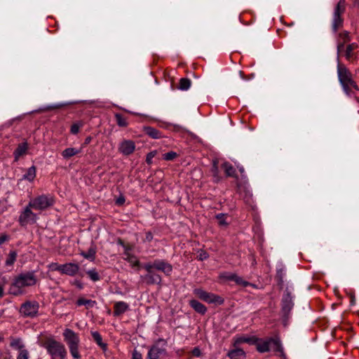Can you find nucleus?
Wrapping results in <instances>:
<instances>
[{
  "mask_svg": "<svg viewBox=\"0 0 359 359\" xmlns=\"http://www.w3.org/2000/svg\"><path fill=\"white\" fill-rule=\"evenodd\" d=\"M222 168L224 170V172L228 177H235L236 176V170L235 168L228 162H225L222 164Z\"/></svg>",
  "mask_w": 359,
  "mask_h": 359,
  "instance_id": "nucleus-28",
  "label": "nucleus"
},
{
  "mask_svg": "<svg viewBox=\"0 0 359 359\" xmlns=\"http://www.w3.org/2000/svg\"><path fill=\"white\" fill-rule=\"evenodd\" d=\"M208 257H209V255L206 251H205L203 250H200L198 251V255L197 256V258L198 260L203 261V260L208 259Z\"/></svg>",
  "mask_w": 359,
  "mask_h": 359,
  "instance_id": "nucleus-44",
  "label": "nucleus"
},
{
  "mask_svg": "<svg viewBox=\"0 0 359 359\" xmlns=\"http://www.w3.org/2000/svg\"><path fill=\"white\" fill-rule=\"evenodd\" d=\"M8 239V236L6 235H1L0 236V245L3 244L4 242H6Z\"/></svg>",
  "mask_w": 359,
  "mask_h": 359,
  "instance_id": "nucleus-54",
  "label": "nucleus"
},
{
  "mask_svg": "<svg viewBox=\"0 0 359 359\" xmlns=\"http://www.w3.org/2000/svg\"><path fill=\"white\" fill-rule=\"evenodd\" d=\"M55 270L60 271L62 274L74 276L79 271V266L75 263H67L64 264L56 265Z\"/></svg>",
  "mask_w": 359,
  "mask_h": 359,
  "instance_id": "nucleus-10",
  "label": "nucleus"
},
{
  "mask_svg": "<svg viewBox=\"0 0 359 359\" xmlns=\"http://www.w3.org/2000/svg\"><path fill=\"white\" fill-rule=\"evenodd\" d=\"M80 152H81L80 149H77L73 148V147H69V148L65 149L62 152V156L64 158L69 159V158L79 154Z\"/></svg>",
  "mask_w": 359,
  "mask_h": 359,
  "instance_id": "nucleus-24",
  "label": "nucleus"
},
{
  "mask_svg": "<svg viewBox=\"0 0 359 359\" xmlns=\"http://www.w3.org/2000/svg\"><path fill=\"white\" fill-rule=\"evenodd\" d=\"M64 339L67 343L70 353L74 359H80L81 355L79 351V337L78 334L72 330L67 328L63 332Z\"/></svg>",
  "mask_w": 359,
  "mask_h": 359,
  "instance_id": "nucleus-4",
  "label": "nucleus"
},
{
  "mask_svg": "<svg viewBox=\"0 0 359 359\" xmlns=\"http://www.w3.org/2000/svg\"><path fill=\"white\" fill-rule=\"evenodd\" d=\"M343 18L341 17L333 16L332 29L334 32H337L338 29L343 26Z\"/></svg>",
  "mask_w": 359,
  "mask_h": 359,
  "instance_id": "nucleus-31",
  "label": "nucleus"
},
{
  "mask_svg": "<svg viewBox=\"0 0 359 359\" xmlns=\"http://www.w3.org/2000/svg\"><path fill=\"white\" fill-rule=\"evenodd\" d=\"M124 202H125V198H124V197L121 196V197H119V198H118L116 199V205H123V204L124 203Z\"/></svg>",
  "mask_w": 359,
  "mask_h": 359,
  "instance_id": "nucleus-53",
  "label": "nucleus"
},
{
  "mask_svg": "<svg viewBox=\"0 0 359 359\" xmlns=\"http://www.w3.org/2000/svg\"><path fill=\"white\" fill-rule=\"evenodd\" d=\"M29 353L26 349L21 350L17 359H28Z\"/></svg>",
  "mask_w": 359,
  "mask_h": 359,
  "instance_id": "nucleus-46",
  "label": "nucleus"
},
{
  "mask_svg": "<svg viewBox=\"0 0 359 359\" xmlns=\"http://www.w3.org/2000/svg\"><path fill=\"white\" fill-rule=\"evenodd\" d=\"M92 140V137L90 136H88L84 141V144H88Z\"/></svg>",
  "mask_w": 359,
  "mask_h": 359,
  "instance_id": "nucleus-57",
  "label": "nucleus"
},
{
  "mask_svg": "<svg viewBox=\"0 0 359 359\" xmlns=\"http://www.w3.org/2000/svg\"><path fill=\"white\" fill-rule=\"evenodd\" d=\"M118 244H119V245H121L123 246V247H124V248H125L126 252H127V251H128V250H130V248H128V246H126V245H124V242H123L121 238H119V239L118 240Z\"/></svg>",
  "mask_w": 359,
  "mask_h": 359,
  "instance_id": "nucleus-55",
  "label": "nucleus"
},
{
  "mask_svg": "<svg viewBox=\"0 0 359 359\" xmlns=\"http://www.w3.org/2000/svg\"><path fill=\"white\" fill-rule=\"evenodd\" d=\"M292 298L291 293L286 290L282 299V312L285 318H288L289 314L293 307Z\"/></svg>",
  "mask_w": 359,
  "mask_h": 359,
  "instance_id": "nucleus-11",
  "label": "nucleus"
},
{
  "mask_svg": "<svg viewBox=\"0 0 359 359\" xmlns=\"http://www.w3.org/2000/svg\"><path fill=\"white\" fill-rule=\"evenodd\" d=\"M97 304L95 301L91 299H86L84 298H79L76 301L77 306L84 305L86 306V309L93 308L94 306Z\"/></svg>",
  "mask_w": 359,
  "mask_h": 359,
  "instance_id": "nucleus-26",
  "label": "nucleus"
},
{
  "mask_svg": "<svg viewBox=\"0 0 359 359\" xmlns=\"http://www.w3.org/2000/svg\"><path fill=\"white\" fill-rule=\"evenodd\" d=\"M86 273L89 278L94 282L98 281L100 279L99 273L95 269L89 270Z\"/></svg>",
  "mask_w": 359,
  "mask_h": 359,
  "instance_id": "nucleus-37",
  "label": "nucleus"
},
{
  "mask_svg": "<svg viewBox=\"0 0 359 359\" xmlns=\"http://www.w3.org/2000/svg\"><path fill=\"white\" fill-rule=\"evenodd\" d=\"M96 249L94 247L90 248L87 252H81V255L86 259L93 261L95 258Z\"/></svg>",
  "mask_w": 359,
  "mask_h": 359,
  "instance_id": "nucleus-32",
  "label": "nucleus"
},
{
  "mask_svg": "<svg viewBox=\"0 0 359 359\" xmlns=\"http://www.w3.org/2000/svg\"><path fill=\"white\" fill-rule=\"evenodd\" d=\"M132 359H142V354L135 349L133 352Z\"/></svg>",
  "mask_w": 359,
  "mask_h": 359,
  "instance_id": "nucleus-50",
  "label": "nucleus"
},
{
  "mask_svg": "<svg viewBox=\"0 0 359 359\" xmlns=\"http://www.w3.org/2000/svg\"><path fill=\"white\" fill-rule=\"evenodd\" d=\"M151 264L156 270L163 272L166 276H169L172 271V265L163 260L156 259Z\"/></svg>",
  "mask_w": 359,
  "mask_h": 359,
  "instance_id": "nucleus-13",
  "label": "nucleus"
},
{
  "mask_svg": "<svg viewBox=\"0 0 359 359\" xmlns=\"http://www.w3.org/2000/svg\"><path fill=\"white\" fill-rule=\"evenodd\" d=\"M344 11L345 8L337 5L334 11L333 16L341 17V15L344 13Z\"/></svg>",
  "mask_w": 359,
  "mask_h": 359,
  "instance_id": "nucleus-45",
  "label": "nucleus"
},
{
  "mask_svg": "<svg viewBox=\"0 0 359 359\" xmlns=\"http://www.w3.org/2000/svg\"><path fill=\"white\" fill-rule=\"evenodd\" d=\"M228 357L231 359H238L241 357H245V353L241 348H235L231 351H229L227 353Z\"/></svg>",
  "mask_w": 359,
  "mask_h": 359,
  "instance_id": "nucleus-25",
  "label": "nucleus"
},
{
  "mask_svg": "<svg viewBox=\"0 0 359 359\" xmlns=\"http://www.w3.org/2000/svg\"><path fill=\"white\" fill-rule=\"evenodd\" d=\"M270 350L277 352L280 354V356L285 359V354L283 351V348L281 345L280 340L278 337H270Z\"/></svg>",
  "mask_w": 359,
  "mask_h": 359,
  "instance_id": "nucleus-14",
  "label": "nucleus"
},
{
  "mask_svg": "<svg viewBox=\"0 0 359 359\" xmlns=\"http://www.w3.org/2000/svg\"><path fill=\"white\" fill-rule=\"evenodd\" d=\"M135 144L132 140L123 141L118 147L119 151L126 156L131 154L135 151Z\"/></svg>",
  "mask_w": 359,
  "mask_h": 359,
  "instance_id": "nucleus-15",
  "label": "nucleus"
},
{
  "mask_svg": "<svg viewBox=\"0 0 359 359\" xmlns=\"http://www.w3.org/2000/svg\"><path fill=\"white\" fill-rule=\"evenodd\" d=\"M4 294V284H0V298Z\"/></svg>",
  "mask_w": 359,
  "mask_h": 359,
  "instance_id": "nucleus-56",
  "label": "nucleus"
},
{
  "mask_svg": "<svg viewBox=\"0 0 359 359\" xmlns=\"http://www.w3.org/2000/svg\"><path fill=\"white\" fill-rule=\"evenodd\" d=\"M66 105H67L66 103L55 104L47 106L44 109H40L39 111H49V110L60 109V108L65 107Z\"/></svg>",
  "mask_w": 359,
  "mask_h": 359,
  "instance_id": "nucleus-40",
  "label": "nucleus"
},
{
  "mask_svg": "<svg viewBox=\"0 0 359 359\" xmlns=\"http://www.w3.org/2000/svg\"><path fill=\"white\" fill-rule=\"evenodd\" d=\"M143 130L145 134L153 139H159L162 137L161 132L154 128L145 126L144 127Z\"/></svg>",
  "mask_w": 359,
  "mask_h": 359,
  "instance_id": "nucleus-22",
  "label": "nucleus"
},
{
  "mask_svg": "<svg viewBox=\"0 0 359 359\" xmlns=\"http://www.w3.org/2000/svg\"><path fill=\"white\" fill-rule=\"evenodd\" d=\"M283 277H284V271L283 269H280L277 270L276 278L277 280L278 284L283 287Z\"/></svg>",
  "mask_w": 359,
  "mask_h": 359,
  "instance_id": "nucleus-39",
  "label": "nucleus"
},
{
  "mask_svg": "<svg viewBox=\"0 0 359 359\" xmlns=\"http://www.w3.org/2000/svg\"><path fill=\"white\" fill-rule=\"evenodd\" d=\"M153 239V234L151 231H148L146 233V236L144 239V242H151Z\"/></svg>",
  "mask_w": 359,
  "mask_h": 359,
  "instance_id": "nucleus-51",
  "label": "nucleus"
},
{
  "mask_svg": "<svg viewBox=\"0 0 359 359\" xmlns=\"http://www.w3.org/2000/svg\"><path fill=\"white\" fill-rule=\"evenodd\" d=\"M216 219H217L219 226H226L228 225V222L226 221V215L218 214L216 215Z\"/></svg>",
  "mask_w": 359,
  "mask_h": 359,
  "instance_id": "nucleus-38",
  "label": "nucleus"
},
{
  "mask_svg": "<svg viewBox=\"0 0 359 359\" xmlns=\"http://www.w3.org/2000/svg\"><path fill=\"white\" fill-rule=\"evenodd\" d=\"M144 268L147 271V273L144 276H142V278L147 285L161 284V277L154 271L155 269L151 263L144 264Z\"/></svg>",
  "mask_w": 359,
  "mask_h": 359,
  "instance_id": "nucleus-9",
  "label": "nucleus"
},
{
  "mask_svg": "<svg viewBox=\"0 0 359 359\" xmlns=\"http://www.w3.org/2000/svg\"><path fill=\"white\" fill-rule=\"evenodd\" d=\"M354 6L359 8V0H354Z\"/></svg>",
  "mask_w": 359,
  "mask_h": 359,
  "instance_id": "nucleus-61",
  "label": "nucleus"
},
{
  "mask_svg": "<svg viewBox=\"0 0 359 359\" xmlns=\"http://www.w3.org/2000/svg\"><path fill=\"white\" fill-rule=\"evenodd\" d=\"M337 5L345 8V0H339Z\"/></svg>",
  "mask_w": 359,
  "mask_h": 359,
  "instance_id": "nucleus-58",
  "label": "nucleus"
},
{
  "mask_svg": "<svg viewBox=\"0 0 359 359\" xmlns=\"http://www.w3.org/2000/svg\"><path fill=\"white\" fill-rule=\"evenodd\" d=\"M82 126H83L82 123H74L71 126L70 132L72 134L76 135L79 133L80 128Z\"/></svg>",
  "mask_w": 359,
  "mask_h": 359,
  "instance_id": "nucleus-43",
  "label": "nucleus"
},
{
  "mask_svg": "<svg viewBox=\"0 0 359 359\" xmlns=\"http://www.w3.org/2000/svg\"><path fill=\"white\" fill-rule=\"evenodd\" d=\"M115 118L116 123L120 127H127L128 126V121L126 117H124L123 115L120 114H115Z\"/></svg>",
  "mask_w": 359,
  "mask_h": 359,
  "instance_id": "nucleus-34",
  "label": "nucleus"
},
{
  "mask_svg": "<svg viewBox=\"0 0 359 359\" xmlns=\"http://www.w3.org/2000/svg\"><path fill=\"white\" fill-rule=\"evenodd\" d=\"M211 172L212 173L213 177H215L217 179V180H218V179H219V170H218L217 161H213L212 167V169H211Z\"/></svg>",
  "mask_w": 359,
  "mask_h": 359,
  "instance_id": "nucleus-41",
  "label": "nucleus"
},
{
  "mask_svg": "<svg viewBox=\"0 0 359 359\" xmlns=\"http://www.w3.org/2000/svg\"><path fill=\"white\" fill-rule=\"evenodd\" d=\"M156 154H157L156 151H152L149 152L147 155L146 162L148 164H151L152 163L153 158L156 156Z\"/></svg>",
  "mask_w": 359,
  "mask_h": 359,
  "instance_id": "nucleus-47",
  "label": "nucleus"
},
{
  "mask_svg": "<svg viewBox=\"0 0 359 359\" xmlns=\"http://www.w3.org/2000/svg\"><path fill=\"white\" fill-rule=\"evenodd\" d=\"M129 309V306L124 302H116L114 306V316H118Z\"/></svg>",
  "mask_w": 359,
  "mask_h": 359,
  "instance_id": "nucleus-19",
  "label": "nucleus"
},
{
  "mask_svg": "<svg viewBox=\"0 0 359 359\" xmlns=\"http://www.w3.org/2000/svg\"><path fill=\"white\" fill-rule=\"evenodd\" d=\"M355 303V296L353 294H351V305H354Z\"/></svg>",
  "mask_w": 359,
  "mask_h": 359,
  "instance_id": "nucleus-60",
  "label": "nucleus"
},
{
  "mask_svg": "<svg viewBox=\"0 0 359 359\" xmlns=\"http://www.w3.org/2000/svg\"><path fill=\"white\" fill-rule=\"evenodd\" d=\"M50 355L52 358L65 359L67 357V350L64 344L53 338L47 339L42 345Z\"/></svg>",
  "mask_w": 359,
  "mask_h": 359,
  "instance_id": "nucleus-3",
  "label": "nucleus"
},
{
  "mask_svg": "<svg viewBox=\"0 0 359 359\" xmlns=\"http://www.w3.org/2000/svg\"><path fill=\"white\" fill-rule=\"evenodd\" d=\"M124 255H126L125 259L129 262L133 267L139 266L140 262L135 255L130 254L128 251L125 252Z\"/></svg>",
  "mask_w": 359,
  "mask_h": 359,
  "instance_id": "nucleus-30",
  "label": "nucleus"
},
{
  "mask_svg": "<svg viewBox=\"0 0 359 359\" xmlns=\"http://www.w3.org/2000/svg\"><path fill=\"white\" fill-rule=\"evenodd\" d=\"M17 258V252L15 251H11L8 255V257L6 260V266H12Z\"/></svg>",
  "mask_w": 359,
  "mask_h": 359,
  "instance_id": "nucleus-35",
  "label": "nucleus"
},
{
  "mask_svg": "<svg viewBox=\"0 0 359 359\" xmlns=\"http://www.w3.org/2000/svg\"><path fill=\"white\" fill-rule=\"evenodd\" d=\"M91 334L97 345L100 346L103 350H105L107 348V344L102 342V338L100 334L97 331H92Z\"/></svg>",
  "mask_w": 359,
  "mask_h": 359,
  "instance_id": "nucleus-27",
  "label": "nucleus"
},
{
  "mask_svg": "<svg viewBox=\"0 0 359 359\" xmlns=\"http://www.w3.org/2000/svg\"><path fill=\"white\" fill-rule=\"evenodd\" d=\"M29 204L19 217V222L22 226L26 225L29 222H36V215L31 210Z\"/></svg>",
  "mask_w": 359,
  "mask_h": 359,
  "instance_id": "nucleus-12",
  "label": "nucleus"
},
{
  "mask_svg": "<svg viewBox=\"0 0 359 359\" xmlns=\"http://www.w3.org/2000/svg\"><path fill=\"white\" fill-rule=\"evenodd\" d=\"M22 116H18V117H16V118H13V119H11V120L8 121L7 123H6L4 124V126H6V127H10V126H11L13 125V123L15 121H18V122H20V121H22Z\"/></svg>",
  "mask_w": 359,
  "mask_h": 359,
  "instance_id": "nucleus-48",
  "label": "nucleus"
},
{
  "mask_svg": "<svg viewBox=\"0 0 359 359\" xmlns=\"http://www.w3.org/2000/svg\"><path fill=\"white\" fill-rule=\"evenodd\" d=\"M240 74H241V76H243V72H240Z\"/></svg>",
  "mask_w": 359,
  "mask_h": 359,
  "instance_id": "nucleus-63",
  "label": "nucleus"
},
{
  "mask_svg": "<svg viewBox=\"0 0 359 359\" xmlns=\"http://www.w3.org/2000/svg\"><path fill=\"white\" fill-rule=\"evenodd\" d=\"M10 345L11 347L20 350V351L23 350L24 348V345L22 343L20 339H13Z\"/></svg>",
  "mask_w": 359,
  "mask_h": 359,
  "instance_id": "nucleus-36",
  "label": "nucleus"
},
{
  "mask_svg": "<svg viewBox=\"0 0 359 359\" xmlns=\"http://www.w3.org/2000/svg\"><path fill=\"white\" fill-rule=\"evenodd\" d=\"M339 38L340 41L337 43V59L339 58L340 52L344 47V43L349 42L351 41V36L349 35V32L347 31H344L343 32L339 34Z\"/></svg>",
  "mask_w": 359,
  "mask_h": 359,
  "instance_id": "nucleus-17",
  "label": "nucleus"
},
{
  "mask_svg": "<svg viewBox=\"0 0 359 359\" xmlns=\"http://www.w3.org/2000/svg\"><path fill=\"white\" fill-rule=\"evenodd\" d=\"M358 47V46L355 43H350L346 46L345 50V57L346 60L351 61L356 57L354 50L357 49Z\"/></svg>",
  "mask_w": 359,
  "mask_h": 359,
  "instance_id": "nucleus-20",
  "label": "nucleus"
},
{
  "mask_svg": "<svg viewBox=\"0 0 359 359\" xmlns=\"http://www.w3.org/2000/svg\"><path fill=\"white\" fill-rule=\"evenodd\" d=\"M238 170H239L240 172L243 175V174L244 173V168H243V167H242V166H241V167L238 166Z\"/></svg>",
  "mask_w": 359,
  "mask_h": 359,
  "instance_id": "nucleus-62",
  "label": "nucleus"
},
{
  "mask_svg": "<svg viewBox=\"0 0 359 359\" xmlns=\"http://www.w3.org/2000/svg\"><path fill=\"white\" fill-rule=\"evenodd\" d=\"M257 349L260 353H265L270 351V341L269 338L265 341L260 340L257 344Z\"/></svg>",
  "mask_w": 359,
  "mask_h": 359,
  "instance_id": "nucleus-23",
  "label": "nucleus"
},
{
  "mask_svg": "<svg viewBox=\"0 0 359 359\" xmlns=\"http://www.w3.org/2000/svg\"><path fill=\"white\" fill-rule=\"evenodd\" d=\"M222 277L227 280L234 281L236 284L244 287L250 285L249 282L244 280L241 277L238 276L236 273H225L223 274Z\"/></svg>",
  "mask_w": 359,
  "mask_h": 359,
  "instance_id": "nucleus-16",
  "label": "nucleus"
},
{
  "mask_svg": "<svg viewBox=\"0 0 359 359\" xmlns=\"http://www.w3.org/2000/svg\"><path fill=\"white\" fill-rule=\"evenodd\" d=\"M191 86V80L187 78H182L179 81L178 88L182 90H187Z\"/></svg>",
  "mask_w": 359,
  "mask_h": 359,
  "instance_id": "nucleus-33",
  "label": "nucleus"
},
{
  "mask_svg": "<svg viewBox=\"0 0 359 359\" xmlns=\"http://www.w3.org/2000/svg\"><path fill=\"white\" fill-rule=\"evenodd\" d=\"M192 354L194 356L200 357L201 355V350H200V348L198 347H195L192 350Z\"/></svg>",
  "mask_w": 359,
  "mask_h": 359,
  "instance_id": "nucleus-52",
  "label": "nucleus"
},
{
  "mask_svg": "<svg viewBox=\"0 0 359 359\" xmlns=\"http://www.w3.org/2000/svg\"><path fill=\"white\" fill-rule=\"evenodd\" d=\"M337 74L340 84L347 95L350 94L351 87L359 90V87L353 79L351 72L344 65L340 64L339 62H338L337 65Z\"/></svg>",
  "mask_w": 359,
  "mask_h": 359,
  "instance_id": "nucleus-2",
  "label": "nucleus"
},
{
  "mask_svg": "<svg viewBox=\"0 0 359 359\" xmlns=\"http://www.w3.org/2000/svg\"><path fill=\"white\" fill-rule=\"evenodd\" d=\"M250 339L245 337H238L235 339L234 345L239 344L244 342H249Z\"/></svg>",
  "mask_w": 359,
  "mask_h": 359,
  "instance_id": "nucleus-49",
  "label": "nucleus"
},
{
  "mask_svg": "<svg viewBox=\"0 0 359 359\" xmlns=\"http://www.w3.org/2000/svg\"><path fill=\"white\" fill-rule=\"evenodd\" d=\"M54 204V199L48 195H41L31 200L29 206L35 210H43Z\"/></svg>",
  "mask_w": 359,
  "mask_h": 359,
  "instance_id": "nucleus-6",
  "label": "nucleus"
},
{
  "mask_svg": "<svg viewBox=\"0 0 359 359\" xmlns=\"http://www.w3.org/2000/svg\"><path fill=\"white\" fill-rule=\"evenodd\" d=\"M28 149V143L27 142H24L18 145L17 148L13 152L15 161H18L19 158L25 154Z\"/></svg>",
  "mask_w": 359,
  "mask_h": 359,
  "instance_id": "nucleus-18",
  "label": "nucleus"
},
{
  "mask_svg": "<svg viewBox=\"0 0 359 359\" xmlns=\"http://www.w3.org/2000/svg\"><path fill=\"white\" fill-rule=\"evenodd\" d=\"M166 345L165 340L158 339L149 348L147 358L149 359H160L166 355Z\"/></svg>",
  "mask_w": 359,
  "mask_h": 359,
  "instance_id": "nucleus-5",
  "label": "nucleus"
},
{
  "mask_svg": "<svg viewBox=\"0 0 359 359\" xmlns=\"http://www.w3.org/2000/svg\"><path fill=\"white\" fill-rule=\"evenodd\" d=\"M39 304L36 301H26L20 309V313L25 317L34 318L37 316Z\"/></svg>",
  "mask_w": 359,
  "mask_h": 359,
  "instance_id": "nucleus-8",
  "label": "nucleus"
},
{
  "mask_svg": "<svg viewBox=\"0 0 359 359\" xmlns=\"http://www.w3.org/2000/svg\"><path fill=\"white\" fill-rule=\"evenodd\" d=\"M194 293L201 300L209 304L215 303L218 304L219 305H222L224 304V299L220 296L215 294L213 293L208 292L200 288L195 289L194 290Z\"/></svg>",
  "mask_w": 359,
  "mask_h": 359,
  "instance_id": "nucleus-7",
  "label": "nucleus"
},
{
  "mask_svg": "<svg viewBox=\"0 0 359 359\" xmlns=\"http://www.w3.org/2000/svg\"><path fill=\"white\" fill-rule=\"evenodd\" d=\"M36 167L32 165L27 170V173L23 175V179L32 182L36 177Z\"/></svg>",
  "mask_w": 359,
  "mask_h": 359,
  "instance_id": "nucleus-29",
  "label": "nucleus"
},
{
  "mask_svg": "<svg viewBox=\"0 0 359 359\" xmlns=\"http://www.w3.org/2000/svg\"><path fill=\"white\" fill-rule=\"evenodd\" d=\"M38 279L34 271H29L21 273L14 277L13 282L9 287V293L14 296H18L23 294V288L32 287L37 283Z\"/></svg>",
  "mask_w": 359,
  "mask_h": 359,
  "instance_id": "nucleus-1",
  "label": "nucleus"
},
{
  "mask_svg": "<svg viewBox=\"0 0 359 359\" xmlns=\"http://www.w3.org/2000/svg\"><path fill=\"white\" fill-rule=\"evenodd\" d=\"M177 156V154L175 151H169L163 154V158L165 161H172Z\"/></svg>",
  "mask_w": 359,
  "mask_h": 359,
  "instance_id": "nucleus-42",
  "label": "nucleus"
},
{
  "mask_svg": "<svg viewBox=\"0 0 359 359\" xmlns=\"http://www.w3.org/2000/svg\"><path fill=\"white\" fill-rule=\"evenodd\" d=\"M75 285H76L79 289L83 287L82 283L80 281L76 280L74 283Z\"/></svg>",
  "mask_w": 359,
  "mask_h": 359,
  "instance_id": "nucleus-59",
  "label": "nucleus"
},
{
  "mask_svg": "<svg viewBox=\"0 0 359 359\" xmlns=\"http://www.w3.org/2000/svg\"><path fill=\"white\" fill-rule=\"evenodd\" d=\"M189 305L192 309L195 310L197 313L204 315L207 311V308L205 306L197 300L191 299L189 301Z\"/></svg>",
  "mask_w": 359,
  "mask_h": 359,
  "instance_id": "nucleus-21",
  "label": "nucleus"
}]
</instances>
